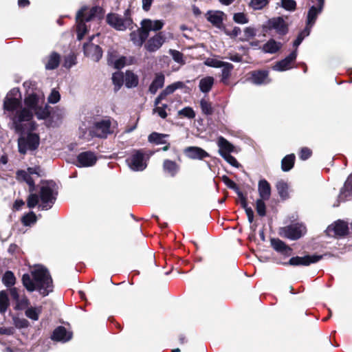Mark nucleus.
Segmentation results:
<instances>
[{"label": "nucleus", "mask_w": 352, "mask_h": 352, "mask_svg": "<svg viewBox=\"0 0 352 352\" xmlns=\"http://www.w3.org/2000/svg\"><path fill=\"white\" fill-rule=\"evenodd\" d=\"M23 86L26 92L21 104V93L19 89L10 90L3 100L4 114L12 121L17 131H23L26 122H31L34 116L39 119L49 116V107L45 104V98L41 89L32 82H25Z\"/></svg>", "instance_id": "f257e3e1"}, {"label": "nucleus", "mask_w": 352, "mask_h": 352, "mask_svg": "<svg viewBox=\"0 0 352 352\" xmlns=\"http://www.w3.org/2000/svg\"><path fill=\"white\" fill-rule=\"evenodd\" d=\"M31 274L32 278L28 274H23L22 277L23 285L28 291H38L43 296L52 292V280L46 268L36 265L31 270Z\"/></svg>", "instance_id": "f03ea898"}, {"label": "nucleus", "mask_w": 352, "mask_h": 352, "mask_svg": "<svg viewBox=\"0 0 352 352\" xmlns=\"http://www.w3.org/2000/svg\"><path fill=\"white\" fill-rule=\"evenodd\" d=\"M102 9L100 7H94L91 8H82L76 14L77 23V38L82 40L85 34L87 32L86 22H96L98 23L102 18Z\"/></svg>", "instance_id": "7ed1b4c3"}, {"label": "nucleus", "mask_w": 352, "mask_h": 352, "mask_svg": "<svg viewBox=\"0 0 352 352\" xmlns=\"http://www.w3.org/2000/svg\"><path fill=\"white\" fill-rule=\"evenodd\" d=\"M129 10H126L124 17L116 13H110L107 16V23L113 28L118 31H124L133 28V21L128 16Z\"/></svg>", "instance_id": "20e7f679"}, {"label": "nucleus", "mask_w": 352, "mask_h": 352, "mask_svg": "<svg viewBox=\"0 0 352 352\" xmlns=\"http://www.w3.org/2000/svg\"><path fill=\"white\" fill-rule=\"evenodd\" d=\"M219 153L231 166L239 167V164L236 160L230 155L232 152H236L235 147L223 137H219L217 140Z\"/></svg>", "instance_id": "39448f33"}, {"label": "nucleus", "mask_w": 352, "mask_h": 352, "mask_svg": "<svg viewBox=\"0 0 352 352\" xmlns=\"http://www.w3.org/2000/svg\"><path fill=\"white\" fill-rule=\"evenodd\" d=\"M204 64L211 67L221 68V81L224 84L228 83L233 69V65L231 63L221 61L217 57H210L205 60Z\"/></svg>", "instance_id": "423d86ee"}, {"label": "nucleus", "mask_w": 352, "mask_h": 352, "mask_svg": "<svg viewBox=\"0 0 352 352\" xmlns=\"http://www.w3.org/2000/svg\"><path fill=\"white\" fill-rule=\"evenodd\" d=\"M39 136L36 133H28L19 139L18 146L21 153L25 154L28 151L35 150L39 145Z\"/></svg>", "instance_id": "0eeeda50"}, {"label": "nucleus", "mask_w": 352, "mask_h": 352, "mask_svg": "<svg viewBox=\"0 0 352 352\" xmlns=\"http://www.w3.org/2000/svg\"><path fill=\"white\" fill-rule=\"evenodd\" d=\"M111 133V122L109 119L105 118L94 122L89 131V136L106 138Z\"/></svg>", "instance_id": "6e6552de"}, {"label": "nucleus", "mask_w": 352, "mask_h": 352, "mask_svg": "<svg viewBox=\"0 0 352 352\" xmlns=\"http://www.w3.org/2000/svg\"><path fill=\"white\" fill-rule=\"evenodd\" d=\"M55 197L54 195V185L52 183L43 184L41 188V201L39 207L43 210L50 208L54 204Z\"/></svg>", "instance_id": "1a4fd4ad"}, {"label": "nucleus", "mask_w": 352, "mask_h": 352, "mask_svg": "<svg viewBox=\"0 0 352 352\" xmlns=\"http://www.w3.org/2000/svg\"><path fill=\"white\" fill-rule=\"evenodd\" d=\"M263 28L266 30H274L277 34L280 35H285L288 32V25L281 16L274 17L269 19L264 25Z\"/></svg>", "instance_id": "9d476101"}, {"label": "nucleus", "mask_w": 352, "mask_h": 352, "mask_svg": "<svg viewBox=\"0 0 352 352\" xmlns=\"http://www.w3.org/2000/svg\"><path fill=\"white\" fill-rule=\"evenodd\" d=\"M142 37L143 39H147L151 31L157 32L162 30L164 25L163 20H151L150 19H145L141 21Z\"/></svg>", "instance_id": "9b49d317"}, {"label": "nucleus", "mask_w": 352, "mask_h": 352, "mask_svg": "<svg viewBox=\"0 0 352 352\" xmlns=\"http://www.w3.org/2000/svg\"><path fill=\"white\" fill-rule=\"evenodd\" d=\"M306 232V228L302 224L296 223L283 228L280 230L282 236L295 240L299 239Z\"/></svg>", "instance_id": "f8f14e48"}, {"label": "nucleus", "mask_w": 352, "mask_h": 352, "mask_svg": "<svg viewBox=\"0 0 352 352\" xmlns=\"http://www.w3.org/2000/svg\"><path fill=\"white\" fill-rule=\"evenodd\" d=\"M127 163L130 168L135 171L143 170L146 167L144 155L139 151L133 153L127 160Z\"/></svg>", "instance_id": "ddd939ff"}, {"label": "nucleus", "mask_w": 352, "mask_h": 352, "mask_svg": "<svg viewBox=\"0 0 352 352\" xmlns=\"http://www.w3.org/2000/svg\"><path fill=\"white\" fill-rule=\"evenodd\" d=\"M313 1L316 2L317 6H313L309 8L307 16L306 28H309L310 30L324 7V0H313Z\"/></svg>", "instance_id": "4468645a"}, {"label": "nucleus", "mask_w": 352, "mask_h": 352, "mask_svg": "<svg viewBox=\"0 0 352 352\" xmlns=\"http://www.w3.org/2000/svg\"><path fill=\"white\" fill-rule=\"evenodd\" d=\"M327 232L329 236H342L349 233V226L345 221L338 220L327 228Z\"/></svg>", "instance_id": "2eb2a0df"}, {"label": "nucleus", "mask_w": 352, "mask_h": 352, "mask_svg": "<svg viewBox=\"0 0 352 352\" xmlns=\"http://www.w3.org/2000/svg\"><path fill=\"white\" fill-rule=\"evenodd\" d=\"M165 41V34L163 32H160L147 41L144 45V48L150 52H154L158 50L163 45Z\"/></svg>", "instance_id": "dca6fc26"}, {"label": "nucleus", "mask_w": 352, "mask_h": 352, "mask_svg": "<svg viewBox=\"0 0 352 352\" xmlns=\"http://www.w3.org/2000/svg\"><path fill=\"white\" fill-rule=\"evenodd\" d=\"M40 168L38 166L28 168L26 170H19L16 173V178L19 181L25 182L30 187V190H32L34 187V181L31 177L32 175H36L39 176Z\"/></svg>", "instance_id": "f3484780"}, {"label": "nucleus", "mask_w": 352, "mask_h": 352, "mask_svg": "<svg viewBox=\"0 0 352 352\" xmlns=\"http://www.w3.org/2000/svg\"><path fill=\"white\" fill-rule=\"evenodd\" d=\"M65 116L64 111L56 109L52 113L49 111V116L45 120V123L48 127H54L58 126Z\"/></svg>", "instance_id": "a211bd4d"}, {"label": "nucleus", "mask_w": 352, "mask_h": 352, "mask_svg": "<svg viewBox=\"0 0 352 352\" xmlns=\"http://www.w3.org/2000/svg\"><path fill=\"white\" fill-rule=\"evenodd\" d=\"M97 157L92 152L87 151L80 153L77 158V165L80 167H88L94 165Z\"/></svg>", "instance_id": "6ab92c4d"}, {"label": "nucleus", "mask_w": 352, "mask_h": 352, "mask_svg": "<svg viewBox=\"0 0 352 352\" xmlns=\"http://www.w3.org/2000/svg\"><path fill=\"white\" fill-rule=\"evenodd\" d=\"M84 53L95 61L99 60L102 56L101 48L98 45L90 43L84 45Z\"/></svg>", "instance_id": "aec40b11"}, {"label": "nucleus", "mask_w": 352, "mask_h": 352, "mask_svg": "<svg viewBox=\"0 0 352 352\" xmlns=\"http://www.w3.org/2000/svg\"><path fill=\"white\" fill-rule=\"evenodd\" d=\"M248 80L256 85L266 84L270 82L267 71H257L249 73Z\"/></svg>", "instance_id": "412c9836"}, {"label": "nucleus", "mask_w": 352, "mask_h": 352, "mask_svg": "<svg viewBox=\"0 0 352 352\" xmlns=\"http://www.w3.org/2000/svg\"><path fill=\"white\" fill-rule=\"evenodd\" d=\"M297 56L296 52H292L285 59L277 62L274 66L273 69L275 71L283 72L292 68V63L296 59Z\"/></svg>", "instance_id": "4be33fe9"}, {"label": "nucleus", "mask_w": 352, "mask_h": 352, "mask_svg": "<svg viewBox=\"0 0 352 352\" xmlns=\"http://www.w3.org/2000/svg\"><path fill=\"white\" fill-rule=\"evenodd\" d=\"M320 256H305L302 257L296 256L290 258L289 263L291 265H309L311 263L318 261Z\"/></svg>", "instance_id": "5701e85b"}, {"label": "nucleus", "mask_w": 352, "mask_h": 352, "mask_svg": "<svg viewBox=\"0 0 352 352\" xmlns=\"http://www.w3.org/2000/svg\"><path fill=\"white\" fill-rule=\"evenodd\" d=\"M186 155L194 160H202L208 156V153L202 148L197 146H189L185 148Z\"/></svg>", "instance_id": "b1692460"}, {"label": "nucleus", "mask_w": 352, "mask_h": 352, "mask_svg": "<svg viewBox=\"0 0 352 352\" xmlns=\"http://www.w3.org/2000/svg\"><path fill=\"white\" fill-rule=\"evenodd\" d=\"M72 332L67 331L63 327H58L54 331L52 339L56 341L65 342L69 341L72 338Z\"/></svg>", "instance_id": "393cba45"}, {"label": "nucleus", "mask_w": 352, "mask_h": 352, "mask_svg": "<svg viewBox=\"0 0 352 352\" xmlns=\"http://www.w3.org/2000/svg\"><path fill=\"white\" fill-rule=\"evenodd\" d=\"M184 87L182 82H176L166 87V89L155 99V105H159L160 102L164 99L168 95L171 94L177 89H182Z\"/></svg>", "instance_id": "a878e982"}, {"label": "nucleus", "mask_w": 352, "mask_h": 352, "mask_svg": "<svg viewBox=\"0 0 352 352\" xmlns=\"http://www.w3.org/2000/svg\"><path fill=\"white\" fill-rule=\"evenodd\" d=\"M224 13L218 10H210L206 13V19L213 25L220 27L223 21Z\"/></svg>", "instance_id": "bb28decb"}, {"label": "nucleus", "mask_w": 352, "mask_h": 352, "mask_svg": "<svg viewBox=\"0 0 352 352\" xmlns=\"http://www.w3.org/2000/svg\"><path fill=\"white\" fill-rule=\"evenodd\" d=\"M271 244L273 248L277 252L285 255H290L292 254V249L278 239H272Z\"/></svg>", "instance_id": "cd10ccee"}, {"label": "nucleus", "mask_w": 352, "mask_h": 352, "mask_svg": "<svg viewBox=\"0 0 352 352\" xmlns=\"http://www.w3.org/2000/svg\"><path fill=\"white\" fill-rule=\"evenodd\" d=\"M258 190L261 199L263 200H268L270 199L271 188L270 184L266 180L259 181Z\"/></svg>", "instance_id": "c85d7f7f"}, {"label": "nucleus", "mask_w": 352, "mask_h": 352, "mask_svg": "<svg viewBox=\"0 0 352 352\" xmlns=\"http://www.w3.org/2000/svg\"><path fill=\"white\" fill-rule=\"evenodd\" d=\"M340 198L342 200L352 198V173L349 176L341 190Z\"/></svg>", "instance_id": "c756f323"}, {"label": "nucleus", "mask_w": 352, "mask_h": 352, "mask_svg": "<svg viewBox=\"0 0 352 352\" xmlns=\"http://www.w3.org/2000/svg\"><path fill=\"white\" fill-rule=\"evenodd\" d=\"M124 77V84L127 88L135 87L138 84V76L131 71H126Z\"/></svg>", "instance_id": "7c9ffc66"}, {"label": "nucleus", "mask_w": 352, "mask_h": 352, "mask_svg": "<svg viewBox=\"0 0 352 352\" xmlns=\"http://www.w3.org/2000/svg\"><path fill=\"white\" fill-rule=\"evenodd\" d=\"M164 84V76L162 74H157L155 79L149 87V91L152 94H155L157 91L163 87Z\"/></svg>", "instance_id": "2f4dec72"}, {"label": "nucleus", "mask_w": 352, "mask_h": 352, "mask_svg": "<svg viewBox=\"0 0 352 352\" xmlns=\"http://www.w3.org/2000/svg\"><path fill=\"white\" fill-rule=\"evenodd\" d=\"M282 46V44L279 42L276 41L274 39L268 41L263 47V50L266 53H275Z\"/></svg>", "instance_id": "473e14b6"}, {"label": "nucleus", "mask_w": 352, "mask_h": 352, "mask_svg": "<svg viewBox=\"0 0 352 352\" xmlns=\"http://www.w3.org/2000/svg\"><path fill=\"white\" fill-rule=\"evenodd\" d=\"M214 84V78L212 76H206L199 81V89L204 93H208Z\"/></svg>", "instance_id": "72a5a7b5"}, {"label": "nucleus", "mask_w": 352, "mask_h": 352, "mask_svg": "<svg viewBox=\"0 0 352 352\" xmlns=\"http://www.w3.org/2000/svg\"><path fill=\"white\" fill-rule=\"evenodd\" d=\"M164 170L170 175L174 176L177 173L179 167L177 164L171 160H166L164 162Z\"/></svg>", "instance_id": "f704fd0d"}, {"label": "nucleus", "mask_w": 352, "mask_h": 352, "mask_svg": "<svg viewBox=\"0 0 352 352\" xmlns=\"http://www.w3.org/2000/svg\"><path fill=\"white\" fill-rule=\"evenodd\" d=\"M142 32L143 31H142V28L140 27L139 29L137 30V31L132 32L130 34L131 40L133 42L135 45L140 46L146 40L142 38Z\"/></svg>", "instance_id": "c9c22d12"}, {"label": "nucleus", "mask_w": 352, "mask_h": 352, "mask_svg": "<svg viewBox=\"0 0 352 352\" xmlns=\"http://www.w3.org/2000/svg\"><path fill=\"white\" fill-rule=\"evenodd\" d=\"M295 155L294 154L285 156L282 160V169L284 171L289 170L294 166Z\"/></svg>", "instance_id": "e433bc0d"}, {"label": "nucleus", "mask_w": 352, "mask_h": 352, "mask_svg": "<svg viewBox=\"0 0 352 352\" xmlns=\"http://www.w3.org/2000/svg\"><path fill=\"white\" fill-rule=\"evenodd\" d=\"M59 62V56L56 53H53L49 56L45 67L47 69H54L58 67Z\"/></svg>", "instance_id": "4c0bfd02"}, {"label": "nucleus", "mask_w": 352, "mask_h": 352, "mask_svg": "<svg viewBox=\"0 0 352 352\" xmlns=\"http://www.w3.org/2000/svg\"><path fill=\"white\" fill-rule=\"evenodd\" d=\"M167 135L158 133H152L148 136V141L150 142H154L157 144H165V138L167 137Z\"/></svg>", "instance_id": "58836bf2"}, {"label": "nucleus", "mask_w": 352, "mask_h": 352, "mask_svg": "<svg viewBox=\"0 0 352 352\" xmlns=\"http://www.w3.org/2000/svg\"><path fill=\"white\" fill-rule=\"evenodd\" d=\"M112 80L116 87V89L118 90L123 85L124 81V74L120 72H115L112 76Z\"/></svg>", "instance_id": "ea45409f"}, {"label": "nucleus", "mask_w": 352, "mask_h": 352, "mask_svg": "<svg viewBox=\"0 0 352 352\" xmlns=\"http://www.w3.org/2000/svg\"><path fill=\"white\" fill-rule=\"evenodd\" d=\"M41 310V307H29L25 311V316L32 320H37Z\"/></svg>", "instance_id": "a19ab883"}, {"label": "nucleus", "mask_w": 352, "mask_h": 352, "mask_svg": "<svg viewBox=\"0 0 352 352\" xmlns=\"http://www.w3.org/2000/svg\"><path fill=\"white\" fill-rule=\"evenodd\" d=\"M9 305L8 294L5 291L0 292V313H5Z\"/></svg>", "instance_id": "79ce46f5"}, {"label": "nucleus", "mask_w": 352, "mask_h": 352, "mask_svg": "<svg viewBox=\"0 0 352 352\" xmlns=\"http://www.w3.org/2000/svg\"><path fill=\"white\" fill-rule=\"evenodd\" d=\"M276 188L280 196L286 198L288 196V185L284 181H279L276 184Z\"/></svg>", "instance_id": "37998d69"}, {"label": "nucleus", "mask_w": 352, "mask_h": 352, "mask_svg": "<svg viewBox=\"0 0 352 352\" xmlns=\"http://www.w3.org/2000/svg\"><path fill=\"white\" fill-rule=\"evenodd\" d=\"M2 281L6 286L10 287L15 284L16 278L12 272L8 271L3 275Z\"/></svg>", "instance_id": "c03bdc74"}, {"label": "nucleus", "mask_w": 352, "mask_h": 352, "mask_svg": "<svg viewBox=\"0 0 352 352\" xmlns=\"http://www.w3.org/2000/svg\"><path fill=\"white\" fill-rule=\"evenodd\" d=\"M268 3L269 0H251L249 6L252 9L257 10L263 9Z\"/></svg>", "instance_id": "a18cd8bd"}, {"label": "nucleus", "mask_w": 352, "mask_h": 352, "mask_svg": "<svg viewBox=\"0 0 352 352\" xmlns=\"http://www.w3.org/2000/svg\"><path fill=\"white\" fill-rule=\"evenodd\" d=\"M280 6L287 11L294 12L296 9V2L294 0H281Z\"/></svg>", "instance_id": "49530a36"}, {"label": "nucleus", "mask_w": 352, "mask_h": 352, "mask_svg": "<svg viewBox=\"0 0 352 352\" xmlns=\"http://www.w3.org/2000/svg\"><path fill=\"white\" fill-rule=\"evenodd\" d=\"M169 54L172 56L173 60L180 65H184L185 64V60L184 58L183 54L175 50H170Z\"/></svg>", "instance_id": "de8ad7c7"}, {"label": "nucleus", "mask_w": 352, "mask_h": 352, "mask_svg": "<svg viewBox=\"0 0 352 352\" xmlns=\"http://www.w3.org/2000/svg\"><path fill=\"white\" fill-rule=\"evenodd\" d=\"M126 59L124 56H121L116 60H113L112 58H109V63L113 65L115 68L120 69L124 67L126 65Z\"/></svg>", "instance_id": "09e8293b"}, {"label": "nucleus", "mask_w": 352, "mask_h": 352, "mask_svg": "<svg viewBox=\"0 0 352 352\" xmlns=\"http://www.w3.org/2000/svg\"><path fill=\"white\" fill-rule=\"evenodd\" d=\"M200 106L203 113L210 115L212 113L211 104L207 100L201 99L200 100Z\"/></svg>", "instance_id": "8fccbe9b"}, {"label": "nucleus", "mask_w": 352, "mask_h": 352, "mask_svg": "<svg viewBox=\"0 0 352 352\" xmlns=\"http://www.w3.org/2000/svg\"><path fill=\"white\" fill-rule=\"evenodd\" d=\"M22 221L25 226H30L36 221V216L33 212H30L23 217Z\"/></svg>", "instance_id": "3c124183"}, {"label": "nucleus", "mask_w": 352, "mask_h": 352, "mask_svg": "<svg viewBox=\"0 0 352 352\" xmlns=\"http://www.w3.org/2000/svg\"><path fill=\"white\" fill-rule=\"evenodd\" d=\"M310 34V30L309 28H305L298 36L296 41L294 42V45L297 47L302 41V40Z\"/></svg>", "instance_id": "603ef678"}, {"label": "nucleus", "mask_w": 352, "mask_h": 352, "mask_svg": "<svg viewBox=\"0 0 352 352\" xmlns=\"http://www.w3.org/2000/svg\"><path fill=\"white\" fill-rule=\"evenodd\" d=\"M29 300L25 296L21 297L18 300L16 301L15 309L21 310L24 309L28 307Z\"/></svg>", "instance_id": "864d4df0"}, {"label": "nucleus", "mask_w": 352, "mask_h": 352, "mask_svg": "<svg viewBox=\"0 0 352 352\" xmlns=\"http://www.w3.org/2000/svg\"><path fill=\"white\" fill-rule=\"evenodd\" d=\"M178 114L188 118H194L195 117V113L194 110L189 107H185L179 111Z\"/></svg>", "instance_id": "5fc2aeb1"}, {"label": "nucleus", "mask_w": 352, "mask_h": 352, "mask_svg": "<svg viewBox=\"0 0 352 352\" xmlns=\"http://www.w3.org/2000/svg\"><path fill=\"white\" fill-rule=\"evenodd\" d=\"M264 201L265 200L260 199H258L256 203V211L260 216L265 215V204L264 203Z\"/></svg>", "instance_id": "6e6d98bb"}, {"label": "nucleus", "mask_w": 352, "mask_h": 352, "mask_svg": "<svg viewBox=\"0 0 352 352\" xmlns=\"http://www.w3.org/2000/svg\"><path fill=\"white\" fill-rule=\"evenodd\" d=\"M234 21L239 24H245L248 22L246 15L242 12H238L234 14Z\"/></svg>", "instance_id": "4d7b16f0"}, {"label": "nucleus", "mask_w": 352, "mask_h": 352, "mask_svg": "<svg viewBox=\"0 0 352 352\" xmlns=\"http://www.w3.org/2000/svg\"><path fill=\"white\" fill-rule=\"evenodd\" d=\"M60 97L58 91L53 89L48 97V102L52 104H55L59 101Z\"/></svg>", "instance_id": "13d9d810"}, {"label": "nucleus", "mask_w": 352, "mask_h": 352, "mask_svg": "<svg viewBox=\"0 0 352 352\" xmlns=\"http://www.w3.org/2000/svg\"><path fill=\"white\" fill-rule=\"evenodd\" d=\"M38 197L36 194H31L28 199V206L34 208L38 204Z\"/></svg>", "instance_id": "bf43d9fd"}, {"label": "nucleus", "mask_w": 352, "mask_h": 352, "mask_svg": "<svg viewBox=\"0 0 352 352\" xmlns=\"http://www.w3.org/2000/svg\"><path fill=\"white\" fill-rule=\"evenodd\" d=\"M156 107L153 109L154 113H157L162 118H165L167 116L166 112V108L167 107L166 104H163L162 107H158V105H155Z\"/></svg>", "instance_id": "052dcab7"}, {"label": "nucleus", "mask_w": 352, "mask_h": 352, "mask_svg": "<svg viewBox=\"0 0 352 352\" xmlns=\"http://www.w3.org/2000/svg\"><path fill=\"white\" fill-rule=\"evenodd\" d=\"M299 155L301 160H306L311 155V151L307 147H304L301 148Z\"/></svg>", "instance_id": "680f3d73"}, {"label": "nucleus", "mask_w": 352, "mask_h": 352, "mask_svg": "<svg viewBox=\"0 0 352 352\" xmlns=\"http://www.w3.org/2000/svg\"><path fill=\"white\" fill-rule=\"evenodd\" d=\"M14 323L17 328H23L27 326L28 321L25 319L14 318Z\"/></svg>", "instance_id": "e2e57ef3"}, {"label": "nucleus", "mask_w": 352, "mask_h": 352, "mask_svg": "<svg viewBox=\"0 0 352 352\" xmlns=\"http://www.w3.org/2000/svg\"><path fill=\"white\" fill-rule=\"evenodd\" d=\"M14 331L13 327H0V335H11Z\"/></svg>", "instance_id": "0e129e2a"}, {"label": "nucleus", "mask_w": 352, "mask_h": 352, "mask_svg": "<svg viewBox=\"0 0 352 352\" xmlns=\"http://www.w3.org/2000/svg\"><path fill=\"white\" fill-rule=\"evenodd\" d=\"M10 293L12 298H13V300H15V302L21 298L19 296L18 289L16 287H13V288L10 289Z\"/></svg>", "instance_id": "69168bd1"}, {"label": "nucleus", "mask_w": 352, "mask_h": 352, "mask_svg": "<svg viewBox=\"0 0 352 352\" xmlns=\"http://www.w3.org/2000/svg\"><path fill=\"white\" fill-rule=\"evenodd\" d=\"M245 210L246 214L248 216L249 222L252 223L253 221V219H254V212H253V210L250 207L246 208V209H245Z\"/></svg>", "instance_id": "338daca9"}, {"label": "nucleus", "mask_w": 352, "mask_h": 352, "mask_svg": "<svg viewBox=\"0 0 352 352\" xmlns=\"http://www.w3.org/2000/svg\"><path fill=\"white\" fill-rule=\"evenodd\" d=\"M223 181L226 184V185L228 187H230L231 188H234L236 186L234 182L233 181H232L230 179H229L227 176L223 177Z\"/></svg>", "instance_id": "774afa93"}]
</instances>
